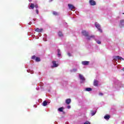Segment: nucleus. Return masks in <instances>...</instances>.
<instances>
[{"instance_id":"nucleus-1","label":"nucleus","mask_w":124,"mask_h":124,"mask_svg":"<svg viewBox=\"0 0 124 124\" xmlns=\"http://www.w3.org/2000/svg\"><path fill=\"white\" fill-rule=\"evenodd\" d=\"M81 33L84 35V36L87 37V39H88V40H90L91 38H94V35L89 36V32H87V31L85 30L82 31Z\"/></svg>"},{"instance_id":"nucleus-2","label":"nucleus","mask_w":124,"mask_h":124,"mask_svg":"<svg viewBox=\"0 0 124 124\" xmlns=\"http://www.w3.org/2000/svg\"><path fill=\"white\" fill-rule=\"evenodd\" d=\"M120 60V61H124V59L122 57H120V56H114L113 57V60L114 61H116V60Z\"/></svg>"},{"instance_id":"nucleus-3","label":"nucleus","mask_w":124,"mask_h":124,"mask_svg":"<svg viewBox=\"0 0 124 124\" xmlns=\"http://www.w3.org/2000/svg\"><path fill=\"white\" fill-rule=\"evenodd\" d=\"M95 26L96 27V28H97L99 31L102 32V30H101V29L100 28V25L98 23H95Z\"/></svg>"},{"instance_id":"nucleus-4","label":"nucleus","mask_w":124,"mask_h":124,"mask_svg":"<svg viewBox=\"0 0 124 124\" xmlns=\"http://www.w3.org/2000/svg\"><path fill=\"white\" fill-rule=\"evenodd\" d=\"M89 3L90 4V5L92 6L95 5L96 4L95 1H94V0H90Z\"/></svg>"},{"instance_id":"nucleus-5","label":"nucleus","mask_w":124,"mask_h":124,"mask_svg":"<svg viewBox=\"0 0 124 124\" xmlns=\"http://www.w3.org/2000/svg\"><path fill=\"white\" fill-rule=\"evenodd\" d=\"M68 6L69 7V9H71V10L75 9V7H74V6H73V5H72L71 4H68Z\"/></svg>"},{"instance_id":"nucleus-6","label":"nucleus","mask_w":124,"mask_h":124,"mask_svg":"<svg viewBox=\"0 0 124 124\" xmlns=\"http://www.w3.org/2000/svg\"><path fill=\"white\" fill-rule=\"evenodd\" d=\"M81 63L83 65H89V63H90V62H89V61H82Z\"/></svg>"},{"instance_id":"nucleus-7","label":"nucleus","mask_w":124,"mask_h":124,"mask_svg":"<svg viewBox=\"0 0 124 124\" xmlns=\"http://www.w3.org/2000/svg\"><path fill=\"white\" fill-rule=\"evenodd\" d=\"M35 31H36V32H42L43 31V29H39V28H36L35 30Z\"/></svg>"},{"instance_id":"nucleus-8","label":"nucleus","mask_w":124,"mask_h":124,"mask_svg":"<svg viewBox=\"0 0 124 124\" xmlns=\"http://www.w3.org/2000/svg\"><path fill=\"white\" fill-rule=\"evenodd\" d=\"M93 85L95 87H97V86H98V81L94 79L93 81Z\"/></svg>"},{"instance_id":"nucleus-9","label":"nucleus","mask_w":124,"mask_h":124,"mask_svg":"<svg viewBox=\"0 0 124 124\" xmlns=\"http://www.w3.org/2000/svg\"><path fill=\"white\" fill-rule=\"evenodd\" d=\"M79 78H80V80H82V81H85L86 80L85 79V77H84V76H83V75L79 74Z\"/></svg>"},{"instance_id":"nucleus-10","label":"nucleus","mask_w":124,"mask_h":124,"mask_svg":"<svg viewBox=\"0 0 124 124\" xmlns=\"http://www.w3.org/2000/svg\"><path fill=\"white\" fill-rule=\"evenodd\" d=\"M65 102L66 103V104H70V102H71V99H67L65 101Z\"/></svg>"},{"instance_id":"nucleus-11","label":"nucleus","mask_w":124,"mask_h":124,"mask_svg":"<svg viewBox=\"0 0 124 124\" xmlns=\"http://www.w3.org/2000/svg\"><path fill=\"white\" fill-rule=\"evenodd\" d=\"M52 63H53V66H54V67H58V64H57V63L56 62V61H53V62H52Z\"/></svg>"},{"instance_id":"nucleus-12","label":"nucleus","mask_w":124,"mask_h":124,"mask_svg":"<svg viewBox=\"0 0 124 124\" xmlns=\"http://www.w3.org/2000/svg\"><path fill=\"white\" fill-rule=\"evenodd\" d=\"M104 119L106 120H109L110 119V115H106L104 116Z\"/></svg>"},{"instance_id":"nucleus-13","label":"nucleus","mask_w":124,"mask_h":124,"mask_svg":"<svg viewBox=\"0 0 124 124\" xmlns=\"http://www.w3.org/2000/svg\"><path fill=\"white\" fill-rule=\"evenodd\" d=\"M57 52H58V56L61 57V56H62V54L61 53V50L60 49H58Z\"/></svg>"},{"instance_id":"nucleus-14","label":"nucleus","mask_w":124,"mask_h":124,"mask_svg":"<svg viewBox=\"0 0 124 124\" xmlns=\"http://www.w3.org/2000/svg\"><path fill=\"white\" fill-rule=\"evenodd\" d=\"M58 111H59V112H63V108L62 107V108H59Z\"/></svg>"},{"instance_id":"nucleus-15","label":"nucleus","mask_w":124,"mask_h":124,"mask_svg":"<svg viewBox=\"0 0 124 124\" xmlns=\"http://www.w3.org/2000/svg\"><path fill=\"white\" fill-rule=\"evenodd\" d=\"M58 35L59 36H60V37H62V36H63V35L62 34V33L61 31H59L58 32Z\"/></svg>"},{"instance_id":"nucleus-16","label":"nucleus","mask_w":124,"mask_h":124,"mask_svg":"<svg viewBox=\"0 0 124 124\" xmlns=\"http://www.w3.org/2000/svg\"><path fill=\"white\" fill-rule=\"evenodd\" d=\"M34 4L33 3H31V5H30V7L32 9H33V8H34Z\"/></svg>"},{"instance_id":"nucleus-17","label":"nucleus","mask_w":124,"mask_h":124,"mask_svg":"<svg viewBox=\"0 0 124 124\" xmlns=\"http://www.w3.org/2000/svg\"><path fill=\"white\" fill-rule=\"evenodd\" d=\"M86 91H87V92H91V91H92V89L91 88H86Z\"/></svg>"},{"instance_id":"nucleus-18","label":"nucleus","mask_w":124,"mask_h":124,"mask_svg":"<svg viewBox=\"0 0 124 124\" xmlns=\"http://www.w3.org/2000/svg\"><path fill=\"white\" fill-rule=\"evenodd\" d=\"M120 24L122 26H124V20H120Z\"/></svg>"},{"instance_id":"nucleus-19","label":"nucleus","mask_w":124,"mask_h":124,"mask_svg":"<svg viewBox=\"0 0 124 124\" xmlns=\"http://www.w3.org/2000/svg\"><path fill=\"white\" fill-rule=\"evenodd\" d=\"M43 106H47V101H44L43 102Z\"/></svg>"},{"instance_id":"nucleus-20","label":"nucleus","mask_w":124,"mask_h":124,"mask_svg":"<svg viewBox=\"0 0 124 124\" xmlns=\"http://www.w3.org/2000/svg\"><path fill=\"white\" fill-rule=\"evenodd\" d=\"M36 62H40V58L39 57H36L35 59Z\"/></svg>"},{"instance_id":"nucleus-21","label":"nucleus","mask_w":124,"mask_h":124,"mask_svg":"<svg viewBox=\"0 0 124 124\" xmlns=\"http://www.w3.org/2000/svg\"><path fill=\"white\" fill-rule=\"evenodd\" d=\"M96 113V111H92V115L94 116V115H95V113Z\"/></svg>"},{"instance_id":"nucleus-22","label":"nucleus","mask_w":124,"mask_h":124,"mask_svg":"<svg viewBox=\"0 0 124 124\" xmlns=\"http://www.w3.org/2000/svg\"><path fill=\"white\" fill-rule=\"evenodd\" d=\"M53 15H55V16H57V15H58V13L54 11L53 12Z\"/></svg>"},{"instance_id":"nucleus-23","label":"nucleus","mask_w":124,"mask_h":124,"mask_svg":"<svg viewBox=\"0 0 124 124\" xmlns=\"http://www.w3.org/2000/svg\"><path fill=\"white\" fill-rule=\"evenodd\" d=\"M84 124H91V123H90V122H89L88 121H87L84 123Z\"/></svg>"},{"instance_id":"nucleus-24","label":"nucleus","mask_w":124,"mask_h":124,"mask_svg":"<svg viewBox=\"0 0 124 124\" xmlns=\"http://www.w3.org/2000/svg\"><path fill=\"white\" fill-rule=\"evenodd\" d=\"M35 58H36L35 56L33 55V56H32L31 59L32 60H35Z\"/></svg>"},{"instance_id":"nucleus-25","label":"nucleus","mask_w":124,"mask_h":124,"mask_svg":"<svg viewBox=\"0 0 124 124\" xmlns=\"http://www.w3.org/2000/svg\"><path fill=\"white\" fill-rule=\"evenodd\" d=\"M72 71H73V72H76L77 69H73Z\"/></svg>"},{"instance_id":"nucleus-26","label":"nucleus","mask_w":124,"mask_h":124,"mask_svg":"<svg viewBox=\"0 0 124 124\" xmlns=\"http://www.w3.org/2000/svg\"><path fill=\"white\" fill-rule=\"evenodd\" d=\"M96 42L98 44H101V42L100 41H97Z\"/></svg>"},{"instance_id":"nucleus-27","label":"nucleus","mask_w":124,"mask_h":124,"mask_svg":"<svg viewBox=\"0 0 124 124\" xmlns=\"http://www.w3.org/2000/svg\"><path fill=\"white\" fill-rule=\"evenodd\" d=\"M67 55L69 56V57H71V54L70 53H68Z\"/></svg>"},{"instance_id":"nucleus-28","label":"nucleus","mask_w":124,"mask_h":124,"mask_svg":"<svg viewBox=\"0 0 124 124\" xmlns=\"http://www.w3.org/2000/svg\"><path fill=\"white\" fill-rule=\"evenodd\" d=\"M35 8H38V5L36 4V5H35Z\"/></svg>"},{"instance_id":"nucleus-29","label":"nucleus","mask_w":124,"mask_h":124,"mask_svg":"<svg viewBox=\"0 0 124 124\" xmlns=\"http://www.w3.org/2000/svg\"><path fill=\"white\" fill-rule=\"evenodd\" d=\"M36 13H37V14H38L39 13L38 9H36Z\"/></svg>"},{"instance_id":"nucleus-30","label":"nucleus","mask_w":124,"mask_h":124,"mask_svg":"<svg viewBox=\"0 0 124 124\" xmlns=\"http://www.w3.org/2000/svg\"><path fill=\"white\" fill-rule=\"evenodd\" d=\"M71 108V107L70 106H67L68 109H70Z\"/></svg>"},{"instance_id":"nucleus-31","label":"nucleus","mask_w":124,"mask_h":124,"mask_svg":"<svg viewBox=\"0 0 124 124\" xmlns=\"http://www.w3.org/2000/svg\"><path fill=\"white\" fill-rule=\"evenodd\" d=\"M100 95H103V93H99Z\"/></svg>"},{"instance_id":"nucleus-32","label":"nucleus","mask_w":124,"mask_h":124,"mask_svg":"<svg viewBox=\"0 0 124 124\" xmlns=\"http://www.w3.org/2000/svg\"><path fill=\"white\" fill-rule=\"evenodd\" d=\"M122 70H123V71H124V68H123L122 69Z\"/></svg>"},{"instance_id":"nucleus-33","label":"nucleus","mask_w":124,"mask_h":124,"mask_svg":"<svg viewBox=\"0 0 124 124\" xmlns=\"http://www.w3.org/2000/svg\"><path fill=\"white\" fill-rule=\"evenodd\" d=\"M50 0V1H53V0Z\"/></svg>"},{"instance_id":"nucleus-34","label":"nucleus","mask_w":124,"mask_h":124,"mask_svg":"<svg viewBox=\"0 0 124 124\" xmlns=\"http://www.w3.org/2000/svg\"><path fill=\"white\" fill-rule=\"evenodd\" d=\"M123 14H124V13H123Z\"/></svg>"}]
</instances>
